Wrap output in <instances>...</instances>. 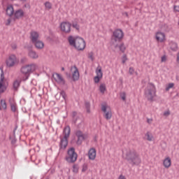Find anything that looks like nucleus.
Masks as SVG:
<instances>
[{"label":"nucleus","mask_w":179,"mask_h":179,"mask_svg":"<svg viewBox=\"0 0 179 179\" xmlns=\"http://www.w3.org/2000/svg\"><path fill=\"white\" fill-rule=\"evenodd\" d=\"M36 66L35 64H28L21 68V73L23 74L22 78V82H26L30 78V74L36 71Z\"/></svg>","instance_id":"obj_2"},{"label":"nucleus","mask_w":179,"mask_h":179,"mask_svg":"<svg viewBox=\"0 0 179 179\" xmlns=\"http://www.w3.org/2000/svg\"><path fill=\"white\" fill-rule=\"evenodd\" d=\"M72 115H73V122L74 124H76V121H78V117H76V115H78V113L74 111L73 112Z\"/></svg>","instance_id":"obj_34"},{"label":"nucleus","mask_w":179,"mask_h":179,"mask_svg":"<svg viewBox=\"0 0 179 179\" xmlns=\"http://www.w3.org/2000/svg\"><path fill=\"white\" fill-rule=\"evenodd\" d=\"M11 1H15V0H11Z\"/></svg>","instance_id":"obj_58"},{"label":"nucleus","mask_w":179,"mask_h":179,"mask_svg":"<svg viewBox=\"0 0 179 179\" xmlns=\"http://www.w3.org/2000/svg\"><path fill=\"white\" fill-rule=\"evenodd\" d=\"M99 90L101 93L103 94L104 92H106V84H101V85L99 86Z\"/></svg>","instance_id":"obj_30"},{"label":"nucleus","mask_w":179,"mask_h":179,"mask_svg":"<svg viewBox=\"0 0 179 179\" xmlns=\"http://www.w3.org/2000/svg\"><path fill=\"white\" fill-rule=\"evenodd\" d=\"M119 179H126V178H125V176L121 175L120 176Z\"/></svg>","instance_id":"obj_52"},{"label":"nucleus","mask_w":179,"mask_h":179,"mask_svg":"<svg viewBox=\"0 0 179 179\" xmlns=\"http://www.w3.org/2000/svg\"><path fill=\"white\" fill-rule=\"evenodd\" d=\"M0 110H2V108L1 107V106H0Z\"/></svg>","instance_id":"obj_57"},{"label":"nucleus","mask_w":179,"mask_h":179,"mask_svg":"<svg viewBox=\"0 0 179 179\" xmlns=\"http://www.w3.org/2000/svg\"><path fill=\"white\" fill-rule=\"evenodd\" d=\"M96 76H98L99 78H103V72L101 71V68L96 69Z\"/></svg>","instance_id":"obj_29"},{"label":"nucleus","mask_w":179,"mask_h":179,"mask_svg":"<svg viewBox=\"0 0 179 179\" xmlns=\"http://www.w3.org/2000/svg\"><path fill=\"white\" fill-rule=\"evenodd\" d=\"M169 47L172 51H178V45L176 42L171 41L169 43Z\"/></svg>","instance_id":"obj_22"},{"label":"nucleus","mask_w":179,"mask_h":179,"mask_svg":"<svg viewBox=\"0 0 179 179\" xmlns=\"http://www.w3.org/2000/svg\"><path fill=\"white\" fill-rule=\"evenodd\" d=\"M78 159V154L75 152V148H71L67 151V155L66 157V160L68 163H75Z\"/></svg>","instance_id":"obj_5"},{"label":"nucleus","mask_w":179,"mask_h":179,"mask_svg":"<svg viewBox=\"0 0 179 179\" xmlns=\"http://www.w3.org/2000/svg\"><path fill=\"white\" fill-rule=\"evenodd\" d=\"M73 171H78V169H75V166H73Z\"/></svg>","instance_id":"obj_53"},{"label":"nucleus","mask_w":179,"mask_h":179,"mask_svg":"<svg viewBox=\"0 0 179 179\" xmlns=\"http://www.w3.org/2000/svg\"><path fill=\"white\" fill-rule=\"evenodd\" d=\"M71 71H73V80L74 82H76V80H79V70H78V67H76V66H71Z\"/></svg>","instance_id":"obj_11"},{"label":"nucleus","mask_w":179,"mask_h":179,"mask_svg":"<svg viewBox=\"0 0 179 179\" xmlns=\"http://www.w3.org/2000/svg\"><path fill=\"white\" fill-rule=\"evenodd\" d=\"M20 83H22V80H16L13 83V89L17 90V88L20 86Z\"/></svg>","instance_id":"obj_27"},{"label":"nucleus","mask_w":179,"mask_h":179,"mask_svg":"<svg viewBox=\"0 0 179 179\" xmlns=\"http://www.w3.org/2000/svg\"><path fill=\"white\" fill-rule=\"evenodd\" d=\"M145 96L148 101H153L156 97V87L153 83H148L145 90Z\"/></svg>","instance_id":"obj_4"},{"label":"nucleus","mask_w":179,"mask_h":179,"mask_svg":"<svg viewBox=\"0 0 179 179\" xmlns=\"http://www.w3.org/2000/svg\"><path fill=\"white\" fill-rule=\"evenodd\" d=\"M88 156L90 160H94L96 159V149L91 148L89 150Z\"/></svg>","instance_id":"obj_17"},{"label":"nucleus","mask_w":179,"mask_h":179,"mask_svg":"<svg viewBox=\"0 0 179 179\" xmlns=\"http://www.w3.org/2000/svg\"><path fill=\"white\" fill-rule=\"evenodd\" d=\"M69 179H75V178H73L72 176H69Z\"/></svg>","instance_id":"obj_54"},{"label":"nucleus","mask_w":179,"mask_h":179,"mask_svg":"<svg viewBox=\"0 0 179 179\" xmlns=\"http://www.w3.org/2000/svg\"><path fill=\"white\" fill-rule=\"evenodd\" d=\"M45 7L48 10H50V9H51L52 8V4H51V3H50V1H46L45 3Z\"/></svg>","instance_id":"obj_31"},{"label":"nucleus","mask_w":179,"mask_h":179,"mask_svg":"<svg viewBox=\"0 0 179 179\" xmlns=\"http://www.w3.org/2000/svg\"><path fill=\"white\" fill-rule=\"evenodd\" d=\"M123 16H125L126 17H129V15L127 12L122 13Z\"/></svg>","instance_id":"obj_49"},{"label":"nucleus","mask_w":179,"mask_h":179,"mask_svg":"<svg viewBox=\"0 0 179 179\" xmlns=\"http://www.w3.org/2000/svg\"><path fill=\"white\" fill-rule=\"evenodd\" d=\"M28 55L32 59H37V58H38V53H36V52L33 50H29Z\"/></svg>","instance_id":"obj_19"},{"label":"nucleus","mask_w":179,"mask_h":179,"mask_svg":"<svg viewBox=\"0 0 179 179\" xmlns=\"http://www.w3.org/2000/svg\"><path fill=\"white\" fill-rule=\"evenodd\" d=\"M68 41L69 43V45H71V47H75L76 44V39H75L73 36H69Z\"/></svg>","instance_id":"obj_25"},{"label":"nucleus","mask_w":179,"mask_h":179,"mask_svg":"<svg viewBox=\"0 0 179 179\" xmlns=\"http://www.w3.org/2000/svg\"><path fill=\"white\" fill-rule=\"evenodd\" d=\"M171 113L170 110H166L164 112V117H169V115H170Z\"/></svg>","instance_id":"obj_41"},{"label":"nucleus","mask_w":179,"mask_h":179,"mask_svg":"<svg viewBox=\"0 0 179 179\" xmlns=\"http://www.w3.org/2000/svg\"><path fill=\"white\" fill-rule=\"evenodd\" d=\"M125 159L131 166H139L142 163L139 154L135 150H129L126 152Z\"/></svg>","instance_id":"obj_1"},{"label":"nucleus","mask_w":179,"mask_h":179,"mask_svg":"<svg viewBox=\"0 0 179 179\" xmlns=\"http://www.w3.org/2000/svg\"><path fill=\"white\" fill-rule=\"evenodd\" d=\"M66 77L69 78H71L72 77V76L71 75V73H68V72H66Z\"/></svg>","instance_id":"obj_48"},{"label":"nucleus","mask_w":179,"mask_h":179,"mask_svg":"<svg viewBox=\"0 0 179 179\" xmlns=\"http://www.w3.org/2000/svg\"><path fill=\"white\" fill-rule=\"evenodd\" d=\"M94 54L93 53V52H90L88 53V58L90 59H91V61H94Z\"/></svg>","instance_id":"obj_35"},{"label":"nucleus","mask_w":179,"mask_h":179,"mask_svg":"<svg viewBox=\"0 0 179 179\" xmlns=\"http://www.w3.org/2000/svg\"><path fill=\"white\" fill-rule=\"evenodd\" d=\"M173 10H174V12H179V6L174 5Z\"/></svg>","instance_id":"obj_44"},{"label":"nucleus","mask_w":179,"mask_h":179,"mask_svg":"<svg viewBox=\"0 0 179 179\" xmlns=\"http://www.w3.org/2000/svg\"><path fill=\"white\" fill-rule=\"evenodd\" d=\"M85 106L87 110V113H90V102L85 101Z\"/></svg>","instance_id":"obj_32"},{"label":"nucleus","mask_w":179,"mask_h":179,"mask_svg":"<svg viewBox=\"0 0 179 179\" xmlns=\"http://www.w3.org/2000/svg\"><path fill=\"white\" fill-rule=\"evenodd\" d=\"M100 79H101V78L98 77L97 76L94 77V80L95 82V83H99V82H100Z\"/></svg>","instance_id":"obj_40"},{"label":"nucleus","mask_w":179,"mask_h":179,"mask_svg":"<svg viewBox=\"0 0 179 179\" xmlns=\"http://www.w3.org/2000/svg\"><path fill=\"white\" fill-rule=\"evenodd\" d=\"M21 1V2H26V1H27V0H20Z\"/></svg>","instance_id":"obj_55"},{"label":"nucleus","mask_w":179,"mask_h":179,"mask_svg":"<svg viewBox=\"0 0 179 179\" xmlns=\"http://www.w3.org/2000/svg\"><path fill=\"white\" fill-rule=\"evenodd\" d=\"M62 71H65V68L62 67Z\"/></svg>","instance_id":"obj_56"},{"label":"nucleus","mask_w":179,"mask_h":179,"mask_svg":"<svg viewBox=\"0 0 179 179\" xmlns=\"http://www.w3.org/2000/svg\"><path fill=\"white\" fill-rule=\"evenodd\" d=\"M113 44L115 45V48H119L121 52H125V50H127V48L125 47V45L124 43H121L119 45L115 43H113Z\"/></svg>","instance_id":"obj_24"},{"label":"nucleus","mask_w":179,"mask_h":179,"mask_svg":"<svg viewBox=\"0 0 179 179\" xmlns=\"http://www.w3.org/2000/svg\"><path fill=\"white\" fill-rule=\"evenodd\" d=\"M172 87H174V83H169L166 87V91L169 92Z\"/></svg>","instance_id":"obj_36"},{"label":"nucleus","mask_w":179,"mask_h":179,"mask_svg":"<svg viewBox=\"0 0 179 179\" xmlns=\"http://www.w3.org/2000/svg\"><path fill=\"white\" fill-rule=\"evenodd\" d=\"M53 79H55V82L59 85H65V79L62 78V76L58 73H55L52 75Z\"/></svg>","instance_id":"obj_10"},{"label":"nucleus","mask_w":179,"mask_h":179,"mask_svg":"<svg viewBox=\"0 0 179 179\" xmlns=\"http://www.w3.org/2000/svg\"><path fill=\"white\" fill-rule=\"evenodd\" d=\"M75 48L78 51H83L86 47V42L83 38L78 37L76 38V45H74Z\"/></svg>","instance_id":"obj_7"},{"label":"nucleus","mask_w":179,"mask_h":179,"mask_svg":"<svg viewBox=\"0 0 179 179\" xmlns=\"http://www.w3.org/2000/svg\"><path fill=\"white\" fill-rule=\"evenodd\" d=\"M127 59H128L127 58V55H124L123 57H122V64H125V62H127Z\"/></svg>","instance_id":"obj_42"},{"label":"nucleus","mask_w":179,"mask_h":179,"mask_svg":"<svg viewBox=\"0 0 179 179\" xmlns=\"http://www.w3.org/2000/svg\"><path fill=\"white\" fill-rule=\"evenodd\" d=\"M60 96L64 99V100H66V94L65 93L64 91H62L60 92Z\"/></svg>","instance_id":"obj_39"},{"label":"nucleus","mask_w":179,"mask_h":179,"mask_svg":"<svg viewBox=\"0 0 179 179\" xmlns=\"http://www.w3.org/2000/svg\"><path fill=\"white\" fill-rule=\"evenodd\" d=\"M38 32L32 31L30 33V38L32 43H36V41H38Z\"/></svg>","instance_id":"obj_16"},{"label":"nucleus","mask_w":179,"mask_h":179,"mask_svg":"<svg viewBox=\"0 0 179 179\" xmlns=\"http://www.w3.org/2000/svg\"><path fill=\"white\" fill-rule=\"evenodd\" d=\"M122 38H124V31H122L121 29H116L113 31L111 38L113 44L120 43Z\"/></svg>","instance_id":"obj_6"},{"label":"nucleus","mask_w":179,"mask_h":179,"mask_svg":"<svg viewBox=\"0 0 179 179\" xmlns=\"http://www.w3.org/2000/svg\"><path fill=\"white\" fill-rule=\"evenodd\" d=\"M1 107H3V108L4 109V110H6V102L5 101V100H3V99H1Z\"/></svg>","instance_id":"obj_37"},{"label":"nucleus","mask_w":179,"mask_h":179,"mask_svg":"<svg viewBox=\"0 0 179 179\" xmlns=\"http://www.w3.org/2000/svg\"><path fill=\"white\" fill-rule=\"evenodd\" d=\"M11 47L13 50H16V48H17V45H16V44H13Z\"/></svg>","instance_id":"obj_50"},{"label":"nucleus","mask_w":179,"mask_h":179,"mask_svg":"<svg viewBox=\"0 0 179 179\" xmlns=\"http://www.w3.org/2000/svg\"><path fill=\"white\" fill-rule=\"evenodd\" d=\"M6 12L8 16H12V15H13L15 13V10H13V6H8Z\"/></svg>","instance_id":"obj_21"},{"label":"nucleus","mask_w":179,"mask_h":179,"mask_svg":"<svg viewBox=\"0 0 179 179\" xmlns=\"http://www.w3.org/2000/svg\"><path fill=\"white\" fill-rule=\"evenodd\" d=\"M120 96V99H122L123 101H127V93H125V92H121Z\"/></svg>","instance_id":"obj_33"},{"label":"nucleus","mask_w":179,"mask_h":179,"mask_svg":"<svg viewBox=\"0 0 179 179\" xmlns=\"http://www.w3.org/2000/svg\"><path fill=\"white\" fill-rule=\"evenodd\" d=\"M9 101L11 110L13 113H15L16 111V103L15 102V100H13V99H10Z\"/></svg>","instance_id":"obj_26"},{"label":"nucleus","mask_w":179,"mask_h":179,"mask_svg":"<svg viewBox=\"0 0 179 179\" xmlns=\"http://www.w3.org/2000/svg\"><path fill=\"white\" fill-rule=\"evenodd\" d=\"M145 136H146L147 141H148L149 142H152V141H153V135L150 131H148L145 134Z\"/></svg>","instance_id":"obj_28"},{"label":"nucleus","mask_w":179,"mask_h":179,"mask_svg":"<svg viewBox=\"0 0 179 179\" xmlns=\"http://www.w3.org/2000/svg\"><path fill=\"white\" fill-rule=\"evenodd\" d=\"M17 124H15V128L13 129V137L10 136V139H12V145H15V143H16V131H17Z\"/></svg>","instance_id":"obj_18"},{"label":"nucleus","mask_w":179,"mask_h":179,"mask_svg":"<svg viewBox=\"0 0 179 179\" xmlns=\"http://www.w3.org/2000/svg\"><path fill=\"white\" fill-rule=\"evenodd\" d=\"M163 164L166 169H169L171 166V159L170 157H166L163 162Z\"/></svg>","instance_id":"obj_23"},{"label":"nucleus","mask_w":179,"mask_h":179,"mask_svg":"<svg viewBox=\"0 0 179 179\" xmlns=\"http://www.w3.org/2000/svg\"><path fill=\"white\" fill-rule=\"evenodd\" d=\"M63 134H64V137H60L59 149L65 150L66 146H68V138H69V135H71V127L66 126L64 129Z\"/></svg>","instance_id":"obj_3"},{"label":"nucleus","mask_w":179,"mask_h":179,"mask_svg":"<svg viewBox=\"0 0 179 179\" xmlns=\"http://www.w3.org/2000/svg\"><path fill=\"white\" fill-rule=\"evenodd\" d=\"M134 72H135V70L133 69V67H130L129 69V73H130V75H134Z\"/></svg>","instance_id":"obj_43"},{"label":"nucleus","mask_w":179,"mask_h":179,"mask_svg":"<svg viewBox=\"0 0 179 179\" xmlns=\"http://www.w3.org/2000/svg\"><path fill=\"white\" fill-rule=\"evenodd\" d=\"M17 63V58L15 55H11L7 59L6 64L8 68H12V66H15V64Z\"/></svg>","instance_id":"obj_8"},{"label":"nucleus","mask_w":179,"mask_h":179,"mask_svg":"<svg viewBox=\"0 0 179 179\" xmlns=\"http://www.w3.org/2000/svg\"><path fill=\"white\" fill-rule=\"evenodd\" d=\"M87 170V165L86 164H84L83 166V169H82V171L83 172H85Z\"/></svg>","instance_id":"obj_45"},{"label":"nucleus","mask_w":179,"mask_h":179,"mask_svg":"<svg viewBox=\"0 0 179 179\" xmlns=\"http://www.w3.org/2000/svg\"><path fill=\"white\" fill-rule=\"evenodd\" d=\"M166 59H167V58L166 57V55L162 56L161 58L162 62H166Z\"/></svg>","instance_id":"obj_46"},{"label":"nucleus","mask_w":179,"mask_h":179,"mask_svg":"<svg viewBox=\"0 0 179 179\" xmlns=\"http://www.w3.org/2000/svg\"><path fill=\"white\" fill-rule=\"evenodd\" d=\"M155 38L159 43H164L166 41V35L164 33L159 31L156 33Z\"/></svg>","instance_id":"obj_13"},{"label":"nucleus","mask_w":179,"mask_h":179,"mask_svg":"<svg viewBox=\"0 0 179 179\" xmlns=\"http://www.w3.org/2000/svg\"><path fill=\"white\" fill-rule=\"evenodd\" d=\"M76 136L78 137L77 144L82 145V141H85V134H83V132H82V131L80 130H77L76 131Z\"/></svg>","instance_id":"obj_12"},{"label":"nucleus","mask_w":179,"mask_h":179,"mask_svg":"<svg viewBox=\"0 0 179 179\" xmlns=\"http://www.w3.org/2000/svg\"><path fill=\"white\" fill-rule=\"evenodd\" d=\"M72 27H73V29H76V30H79L80 29L79 24H78V23L76 22H73Z\"/></svg>","instance_id":"obj_38"},{"label":"nucleus","mask_w":179,"mask_h":179,"mask_svg":"<svg viewBox=\"0 0 179 179\" xmlns=\"http://www.w3.org/2000/svg\"><path fill=\"white\" fill-rule=\"evenodd\" d=\"M153 121V120L152 119H147V122L148 123V124H152V122Z\"/></svg>","instance_id":"obj_51"},{"label":"nucleus","mask_w":179,"mask_h":179,"mask_svg":"<svg viewBox=\"0 0 179 179\" xmlns=\"http://www.w3.org/2000/svg\"><path fill=\"white\" fill-rule=\"evenodd\" d=\"M23 16H24V12L22 9H19L14 13V20L20 19V17H23Z\"/></svg>","instance_id":"obj_15"},{"label":"nucleus","mask_w":179,"mask_h":179,"mask_svg":"<svg viewBox=\"0 0 179 179\" xmlns=\"http://www.w3.org/2000/svg\"><path fill=\"white\" fill-rule=\"evenodd\" d=\"M72 26V24L70 22H62L60 24V29L62 31H64V33H71V27Z\"/></svg>","instance_id":"obj_9"},{"label":"nucleus","mask_w":179,"mask_h":179,"mask_svg":"<svg viewBox=\"0 0 179 179\" xmlns=\"http://www.w3.org/2000/svg\"><path fill=\"white\" fill-rule=\"evenodd\" d=\"M101 110L105 113L104 117L106 120H111V117H113L111 110H107V106H102Z\"/></svg>","instance_id":"obj_14"},{"label":"nucleus","mask_w":179,"mask_h":179,"mask_svg":"<svg viewBox=\"0 0 179 179\" xmlns=\"http://www.w3.org/2000/svg\"><path fill=\"white\" fill-rule=\"evenodd\" d=\"M10 22H12V20L10 18L7 20V23L6 24V26H9L10 24Z\"/></svg>","instance_id":"obj_47"},{"label":"nucleus","mask_w":179,"mask_h":179,"mask_svg":"<svg viewBox=\"0 0 179 179\" xmlns=\"http://www.w3.org/2000/svg\"><path fill=\"white\" fill-rule=\"evenodd\" d=\"M33 44H34L36 48L38 50H43V48H44V43L41 41H36L34 42Z\"/></svg>","instance_id":"obj_20"}]
</instances>
